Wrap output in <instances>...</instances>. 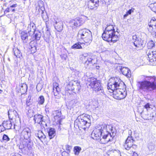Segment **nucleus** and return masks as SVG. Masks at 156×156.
I'll return each mask as SVG.
<instances>
[{"instance_id": "obj_1", "label": "nucleus", "mask_w": 156, "mask_h": 156, "mask_svg": "<svg viewBox=\"0 0 156 156\" xmlns=\"http://www.w3.org/2000/svg\"><path fill=\"white\" fill-rule=\"evenodd\" d=\"M92 136L94 139L99 140L102 144H106L109 141H112L113 138L115 135V133L113 130L111 126L102 124L99 125L94 130Z\"/></svg>"}, {"instance_id": "obj_2", "label": "nucleus", "mask_w": 156, "mask_h": 156, "mask_svg": "<svg viewBox=\"0 0 156 156\" xmlns=\"http://www.w3.org/2000/svg\"><path fill=\"white\" fill-rule=\"evenodd\" d=\"M107 88L110 90L109 92L113 93L115 98L118 99H123L127 95L126 85L118 78H111L108 83Z\"/></svg>"}, {"instance_id": "obj_3", "label": "nucleus", "mask_w": 156, "mask_h": 156, "mask_svg": "<svg viewBox=\"0 0 156 156\" xmlns=\"http://www.w3.org/2000/svg\"><path fill=\"white\" fill-rule=\"evenodd\" d=\"M143 81H139L137 84L139 91L143 94L151 93L156 89V81H150L151 76H144Z\"/></svg>"}, {"instance_id": "obj_4", "label": "nucleus", "mask_w": 156, "mask_h": 156, "mask_svg": "<svg viewBox=\"0 0 156 156\" xmlns=\"http://www.w3.org/2000/svg\"><path fill=\"white\" fill-rule=\"evenodd\" d=\"M103 39L108 42H115L119 39L116 31L112 25L108 24L102 35Z\"/></svg>"}, {"instance_id": "obj_5", "label": "nucleus", "mask_w": 156, "mask_h": 156, "mask_svg": "<svg viewBox=\"0 0 156 156\" xmlns=\"http://www.w3.org/2000/svg\"><path fill=\"white\" fill-rule=\"evenodd\" d=\"M80 115L78 117L75 121V125H78L80 130L83 129L85 130L86 128H89L91 124L90 115L85 114Z\"/></svg>"}, {"instance_id": "obj_6", "label": "nucleus", "mask_w": 156, "mask_h": 156, "mask_svg": "<svg viewBox=\"0 0 156 156\" xmlns=\"http://www.w3.org/2000/svg\"><path fill=\"white\" fill-rule=\"evenodd\" d=\"M78 37L86 43H90L92 40L91 32L87 29L80 30L78 33Z\"/></svg>"}, {"instance_id": "obj_7", "label": "nucleus", "mask_w": 156, "mask_h": 156, "mask_svg": "<svg viewBox=\"0 0 156 156\" xmlns=\"http://www.w3.org/2000/svg\"><path fill=\"white\" fill-rule=\"evenodd\" d=\"M34 120L36 127L38 129H45L47 126V123L44 121L43 116L40 114L35 115L34 116Z\"/></svg>"}, {"instance_id": "obj_8", "label": "nucleus", "mask_w": 156, "mask_h": 156, "mask_svg": "<svg viewBox=\"0 0 156 156\" xmlns=\"http://www.w3.org/2000/svg\"><path fill=\"white\" fill-rule=\"evenodd\" d=\"M89 81L90 82L89 85L93 88L94 89L95 91H97V93L98 94L102 96L105 95L101 84L97 81L96 78L91 77Z\"/></svg>"}, {"instance_id": "obj_9", "label": "nucleus", "mask_w": 156, "mask_h": 156, "mask_svg": "<svg viewBox=\"0 0 156 156\" xmlns=\"http://www.w3.org/2000/svg\"><path fill=\"white\" fill-rule=\"evenodd\" d=\"M68 87H71L69 90H71L72 91L75 93H79L81 87L80 83L77 81H71Z\"/></svg>"}, {"instance_id": "obj_10", "label": "nucleus", "mask_w": 156, "mask_h": 156, "mask_svg": "<svg viewBox=\"0 0 156 156\" xmlns=\"http://www.w3.org/2000/svg\"><path fill=\"white\" fill-rule=\"evenodd\" d=\"M84 20L80 17H77L75 19L70 21L69 23L70 26L73 29L76 28L77 27L80 26L83 23Z\"/></svg>"}, {"instance_id": "obj_11", "label": "nucleus", "mask_w": 156, "mask_h": 156, "mask_svg": "<svg viewBox=\"0 0 156 156\" xmlns=\"http://www.w3.org/2000/svg\"><path fill=\"white\" fill-rule=\"evenodd\" d=\"M31 131L29 127H26L23 128L20 133V136L23 140L30 139L31 136Z\"/></svg>"}, {"instance_id": "obj_12", "label": "nucleus", "mask_w": 156, "mask_h": 156, "mask_svg": "<svg viewBox=\"0 0 156 156\" xmlns=\"http://www.w3.org/2000/svg\"><path fill=\"white\" fill-rule=\"evenodd\" d=\"M33 146V142H31L30 139L27 140H23L20 143L19 148L22 149L27 147L29 149H31Z\"/></svg>"}, {"instance_id": "obj_13", "label": "nucleus", "mask_w": 156, "mask_h": 156, "mask_svg": "<svg viewBox=\"0 0 156 156\" xmlns=\"http://www.w3.org/2000/svg\"><path fill=\"white\" fill-rule=\"evenodd\" d=\"M149 27L147 29L148 31L154 34L156 33V19H151L148 23Z\"/></svg>"}, {"instance_id": "obj_14", "label": "nucleus", "mask_w": 156, "mask_h": 156, "mask_svg": "<svg viewBox=\"0 0 156 156\" xmlns=\"http://www.w3.org/2000/svg\"><path fill=\"white\" fill-rule=\"evenodd\" d=\"M134 141V140H133V137L132 136H128L124 145L125 148L127 150L131 149Z\"/></svg>"}, {"instance_id": "obj_15", "label": "nucleus", "mask_w": 156, "mask_h": 156, "mask_svg": "<svg viewBox=\"0 0 156 156\" xmlns=\"http://www.w3.org/2000/svg\"><path fill=\"white\" fill-rule=\"evenodd\" d=\"M45 9L44 3L41 0H39L37 2V5L36 7L35 13L38 15L40 13V12L43 13V11Z\"/></svg>"}, {"instance_id": "obj_16", "label": "nucleus", "mask_w": 156, "mask_h": 156, "mask_svg": "<svg viewBox=\"0 0 156 156\" xmlns=\"http://www.w3.org/2000/svg\"><path fill=\"white\" fill-rule=\"evenodd\" d=\"M99 0H90L88 2V8L91 9H96L99 6Z\"/></svg>"}, {"instance_id": "obj_17", "label": "nucleus", "mask_w": 156, "mask_h": 156, "mask_svg": "<svg viewBox=\"0 0 156 156\" xmlns=\"http://www.w3.org/2000/svg\"><path fill=\"white\" fill-rule=\"evenodd\" d=\"M119 68L121 71L122 74L128 78H130L131 76V72L129 69L127 67L119 66Z\"/></svg>"}, {"instance_id": "obj_18", "label": "nucleus", "mask_w": 156, "mask_h": 156, "mask_svg": "<svg viewBox=\"0 0 156 156\" xmlns=\"http://www.w3.org/2000/svg\"><path fill=\"white\" fill-rule=\"evenodd\" d=\"M53 114L55 119L58 120L59 123L61 124V120L64 117H62V113L61 111L59 110L55 111L53 112Z\"/></svg>"}, {"instance_id": "obj_19", "label": "nucleus", "mask_w": 156, "mask_h": 156, "mask_svg": "<svg viewBox=\"0 0 156 156\" xmlns=\"http://www.w3.org/2000/svg\"><path fill=\"white\" fill-rule=\"evenodd\" d=\"M54 27L57 31H61L63 28V22L62 21H56L54 24Z\"/></svg>"}, {"instance_id": "obj_20", "label": "nucleus", "mask_w": 156, "mask_h": 156, "mask_svg": "<svg viewBox=\"0 0 156 156\" xmlns=\"http://www.w3.org/2000/svg\"><path fill=\"white\" fill-rule=\"evenodd\" d=\"M143 41L141 39L139 38L136 40L134 41V42L133 43L135 46L137 48L141 49L144 46V44Z\"/></svg>"}, {"instance_id": "obj_21", "label": "nucleus", "mask_w": 156, "mask_h": 156, "mask_svg": "<svg viewBox=\"0 0 156 156\" xmlns=\"http://www.w3.org/2000/svg\"><path fill=\"white\" fill-rule=\"evenodd\" d=\"M35 24L34 23H30V24L28 25L27 31L30 35H32L34 32L35 31Z\"/></svg>"}, {"instance_id": "obj_22", "label": "nucleus", "mask_w": 156, "mask_h": 156, "mask_svg": "<svg viewBox=\"0 0 156 156\" xmlns=\"http://www.w3.org/2000/svg\"><path fill=\"white\" fill-rule=\"evenodd\" d=\"M37 132L35 133V135L38 137L40 140H44L45 138V136L44 134L42 131L37 128Z\"/></svg>"}, {"instance_id": "obj_23", "label": "nucleus", "mask_w": 156, "mask_h": 156, "mask_svg": "<svg viewBox=\"0 0 156 156\" xmlns=\"http://www.w3.org/2000/svg\"><path fill=\"white\" fill-rule=\"evenodd\" d=\"M29 33H27L26 31H22L21 33L20 36L21 39L24 43H27L28 40V35Z\"/></svg>"}, {"instance_id": "obj_24", "label": "nucleus", "mask_w": 156, "mask_h": 156, "mask_svg": "<svg viewBox=\"0 0 156 156\" xmlns=\"http://www.w3.org/2000/svg\"><path fill=\"white\" fill-rule=\"evenodd\" d=\"M48 136L50 139L53 138L56 135L55 129L50 128L49 129L48 131Z\"/></svg>"}, {"instance_id": "obj_25", "label": "nucleus", "mask_w": 156, "mask_h": 156, "mask_svg": "<svg viewBox=\"0 0 156 156\" xmlns=\"http://www.w3.org/2000/svg\"><path fill=\"white\" fill-rule=\"evenodd\" d=\"M154 51H150L147 54V56L148 58L147 59L148 60L151 62H152L155 61H156L155 58H154Z\"/></svg>"}, {"instance_id": "obj_26", "label": "nucleus", "mask_w": 156, "mask_h": 156, "mask_svg": "<svg viewBox=\"0 0 156 156\" xmlns=\"http://www.w3.org/2000/svg\"><path fill=\"white\" fill-rule=\"evenodd\" d=\"M2 124L3 127L7 129H10L12 125L11 122L9 120L4 121Z\"/></svg>"}, {"instance_id": "obj_27", "label": "nucleus", "mask_w": 156, "mask_h": 156, "mask_svg": "<svg viewBox=\"0 0 156 156\" xmlns=\"http://www.w3.org/2000/svg\"><path fill=\"white\" fill-rule=\"evenodd\" d=\"M14 55L17 58H21L22 57L20 51L18 48H15L13 49Z\"/></svg>"}, {"instance_id": "obj_28", "label": "nucleus", "mask_w": 156, "mask_h": 156, "mask_svg": "<svg viewBox=\"0 0 156 156\" xmlns=\"http://www.w3.org/2000/svg\"><path fill=\"white\" fill-rule=\"evenodd\" d=\"M34 34V38L37 40H39L41 36V33L38 30H35L33 33Z\"/></svg>"}, {"instance_id": "obj_29", "label": "nucleus", "mask_w": 156, "mask_h": 156, "mask_svg": "<svg viewBox=\"0 0 156 156\" xmlns=\"http://www.w3.org/2000/svg\"><path fill=\"white\" fill-rule=\"evenodd\" d=\"M93 59L91 58H88L87 60L85 62V65L86 67L89 66H91L93 65L92 62Z\"/></svg>"}, {"instance_id": "obj_30", "label": "nucleus", "mask_w": 156, "mask_h": 156, "mask_svg": "<svg viewBox=\"0 0 156 156\" xmlns=\"http://www.w3.org/2000/svg\"><path fill=\"white\" fill-rule=\"evenodd\" d=\"M17 115V113L15 110H10L8 111V115L9 117L11 116L12 118L14 117H16Z\"/></svg>"}, {"instance_id": "obj_31", "label": "nucleus", "mask_w": 156, "mask_h": 156, "mask_svg": "<svg viewBox=\"0 0 156 156\" xmlns=\"http://www.w3.org/2000/svg\"><path fill=\"white\" fill-rule=\"evenodd\" d=\"M60 91V89L59 88H53V91L55 98H59V96H58V95Z\"/></svg>"}, {"instance_id": "obj_32", "label": "nucleus", "mask_w": 156, "mask_h": 156, "mask_svg": "<svg viewBox=\"0 0 156 156\" xmlns=\"http://www.w3.org/2000/svg\"><path fill=\"white\" fill-rule=\"evenodd\" d=\"M74 152L75 155H78L81 150V148L79 146H75L74 147Z\"/></svg>"}, {"instance_id": "obj_33", "label": "nucleus", "mask_w": 156, "mask_h": 156, "mask_svg": "<svg viewBox=\"0 0 156 156\" xmlns=\"http://www.w3.org/2000/svg\"><path fill=\"white\" fill-rule=\"evenodd\" d=\"M71 48L73 49H81L82 48V46L80 45V43H77L74 45H73L72 47Z\"/></svg>"}, {"instance_id": "obj_34", "label": "nucleus", "mask_w": 156, "mask_h": 156, "mask_svg": "<svg viewBox=\"0 0 156 156\" xmlns=\"http://www.w3.org/2000/svg\"><path fill=\"white\" fill-rule=\"evenodd\" d=\"M44 11H43V13H42V12H40V13H41V16L43 20L45 21H47L48 16L46 13H44Z\"/></svg>"}, {"instance_id": "obj_35", "label": "nucleus", "mask_w": 156, "mask_h": 156, "mask_svg": "<svg viewBox=\"0 0 156 156\" xmlns=\"http://www.w3.org/2000/svg\"><path fill=\"white\" fill-rule=\"evenodd\" d=\"M154 45V44L152 41H149L147 44V47L148 48H153Z\"/></svg>"}, {"instance_id": "obj_36", "label": "nucleus", "mask_w": 156, "mask_h": 156, "mask_svg": "<svg viewBox=\"0 0 156 156\" xmlns=\"http://www.w3.org/2000/svg\"><path fill=\"white\" fill-rule=\"evenodd\" d=\"M38 103L40 104H43L44 101V99L43 96H41L38 99Z\"/></svg>"}, {"instance_id": "obj_37", "label": "nucleus", "mask_w": 156, "mask_h": 156, "mask_svg": "<svg viewBox=\"0 0 156 156\" xmlns=\"http://www.w3.org/2000/svg\"><path fill=\"white\" fill-rule=\"evenodd\" d=\"M150 7L152 11L156 12V3L151 4Z\"/></svg>"}, {"instance_id": "obj_38", "label": "nucleus", "mask_w": 156, "mask_h": 156, "mask_svg": "<svg viewBox=\"0 0 156 156\" xmlns=\"http://www.w3.org/2000/svg\"><path fill=\"white\" fill-rule=\"evenodd\" d=\"M34 115V112L33 110L32 109L29 110L28 111L27 115L30 118H31L33 117Z\"/></svg>"}, {"instance_id": "obj_39", "label": "nucleus", "mask_w": 156, "mask_h": 156, "mask_svg": "<svg viewBox=\"0 0 156 156\" xmlns=\"http://www.w3.org/2000/svg\"><path fill=\"white\" fill-rule=\"evenodd\" d=\"M2 140L5 141V142H7L10 140V138L7 135L4 134L2 137Z\"/></svg>"}, {"instance_id": "obj_40", "label": "nucleus", "mask_w": 156, "mask_h": 156, "mask_svg": "<svg viewBox=\"0 0 156 156\" xmlns=\"http://www.w3.org/2000/svg\"><path fill=\"white\" fill-rule=\"evenodd\" d=\"M155 144L152 143H150L149 144L148 146V149L151 151L153 150L155 147Z\"/></svg>"}, {"instance_id": "obj_41", "label": "nucleus", "mask_w": 156, "mask_h": 156, "mask_svg": "<svg viewBox=\"0 0 156 156\" xmlns=\"http://www.w3.org/2000/svg\"><path fill=\"white\" fill-rule=\"evenodd\" d=\"M65 148L67 151V154L70 153V150L72 148V147L71 146L68 145H66L65 146Z\"/></svg>"}, {"instance_id": "obj_42", "label": "nucleus", "mask_w": 156, "mask_h": 156, "mask_svg": "<svg viewBox=\"0 0 156 156\" xmlns=\"http://www.w3.org/2000/svg\"><path fill=\"white\" fill-rule=\"evenodd\" d=\"M37 45V43L36 41H32L30 42V47L31 48H32V47H36Z\"/></svg>"}, {"instance_id": "obj_43", "label": "nucleus", "mask_w": 156, "mask_h": 156, "mask_svg": "<svg viewBox=\"0 0 156 156\" xmlns=\"http://www.w3.org/2000/svg\"><path fill=\"white\" fill-rule=\"evenodd\" d=\"M27 86L25 84H23L21 86L20 89L24 90H27Z\"/></svg>"}, {"instance_id": "obj_44", "label": "nucleus", "mask_w": 156, "mask_h": 156, "mask_svg": "<svg viewBox=\"0 0 156 156\" xmlns=\"http://www.w3.org/2000/svg\"><path fill=\"white\" fill-rule=\"evenodd\" d=\"M59 88L58 84L56 82L54 83H53V88Z\"/></svg>"}, {"instance_id": "obj_45", "label": "nucleus", "mask_w": 156, "mask_h": 156, "mask_svg": "<svg viewBox=\"0 0 156 156\" xmlns=\"http://www.w3.org/2000/svg\"><path fill=\"white\" fill-rule=\"evenodd\" d=\"M144 107L145 108L147 109V110H148L150 108V105L149 103H147L144 105Z\"/></svg>"}, {"instance_id": "obj_46", "label": "nucleus", "mask_w": 156, "mask_h": 156, "mask_svg": "<svg viewBox=\"0 0 156 156\" xmlns=\"http://www.w3.org/2000/svg\"><path fill=\"white\" fill-rule=\"evenodd\" d=\"M36 49L37 47H32V48H30L31 51H33L34 52H35L36 51Z\"/></svg>"}, {"instance_id": "obj_47", "label": "nucleus", "mask_w": 156, "mask_h": 156, "mask_svg": "<svg viewBox=\"0 0 156 156\" xmlns=\"http://www.w3.org/2000/svg\"><path fill=\"white\" fill-rule=\"evenodd\" d=\"M6 129H5L3 127H2L1 126H0V133L4 131Z\"/></svg>"}, {"instance_id": "obj_48", "label": "nucleus", "mask_w": 156, "mask_h": 156, "mask_svg": "<svg viewBox=\"0 0 156 156\" xmlns=\"http://www.w3.org/2000/svg\"><path fill=\"white\" fill-rule=\"evenodd\" d=\"M11 9L10 7L9 8H8L6 9L5 10L4 12L5 13H8L10 12V9Z\"/></svg>"}, {"instance_id": "obj_49", "label": "nucleus", "mask_w": 156, "mask_h": 156, "mask_svg": "<svg viewBox=\"0 0 156 156\" xmlns=\"http://www.w3.org/2000/svg\"><path fill=\"white\" fill-rule=\"evenodd\" d=\"M133 40L134 42V41L136 40L137 39H138L137 38V37L136 35H133L132 36Z\"/></svg>"}, {"instance_id": "obj_50", "label": "nucleus", "mask_w": 156, "mask_h": 156, "mask_svg": "<svg viewBox=\"0 0 156 156\" xmlns=\"http://www.w3.org/2000/svg\"><path fill=\"white\" fill-rule=\"evenodd\" d=\"M133 10L132 9L129 10L126 12L128 13L129 15L132 12H133Z\"/></svg>"}, {"instance_id": "obj_51", "label": "nucleus", "mask_w": 156, "mask_h": 156, "mask_svg": "<svg viewBox=\"0 0 156 156\" xmlns=\"http://www.w3.org/2000/svg\"><path fill=\"white\" fill-rule=\"evenodd\" d=\"M68 154L67 153V152H66V151H64L62 153V156H66L65 154Z\"/></svg>"}, {"instance_id": "obj_52", "label": "nucleus", "mask_w": 156, "mask_h": 156, "mask_svg": "<svg viewBox=\"0 0 156 156\" xmlns=\"http://www.w3.org/2000/svg\"><path fill=\"white\" fill-rule=\"evenodd\" d=\"M137 148V145L135 144H133V146H132V148L135 149Z\"/></svg>"}, {"instance_id": "obj_53", "label": "nucleus", "mask_w": 156, "mask_h": 156, "mask_svg": "<svg viewBox=\"0 0 156 156\" xmlns=\"http://www.w3.org/2000/svg\"><path fill=\"white\" fill-rule=\"evenodd\" d=\"M17 6V5L16 4H13L11 6H10V8H13V7H16V6Z\"/></svg>"}, {"instance_id": "obj_54", "label": "nucleus", "mask_w": 156, "mask_h": 156, "mask_svg": "<svg viewBox=\"0 0 156 156\" xmlns=\"http://www.w3.org/2000/svg\"><path fill=\"white\" fill-rule=\"evenodd\" d=\"M128 15L129 14H128V13L126 12V13L123 16L124 18H125L126 17H127L128 16Z\"/></svg>"}, {"instance_id": "obj_55", "label": "nucleus", "mask_w": 156, "mask_h": 156, "mask_svg": "<svg viewBox=\"0 0 156 156\" xmlns=\"http://www.w3.org/2000/svg\"><path fill=\"white\" fill-rule=\"evenodd\" d=\"M101 1L102 2V3H104L105 2L104 0H101Z\"/></svg>"}, {"instance_id": "obj_56", "label": "nucleus", "mask_w": 156, "mask_h": 156, "mask_svg": "<svg viewBox=\"0 0 156 156\" xmlns=\"http://www.w3.org/2000/svg\"><path fill=\"white\" fill-rule=\"evenodd\" d=\"M15 10V9H12V12H14Z\"/></svg>"}, {"instance_id": "obj_57", "label": "nucleus", "mask_w": 156, "mask_h": 156, "mask_svg": "<svg viewBox=\"0 0 156 156\" xmlns=\"http://www.w3.org/2000/svg\"><path fill=\"white\" fill-rule=\"evenodd\" d=\"M29 101H27V104L28 103H29Z\"/></svg>"}, {"instance_id": "obj_58", "label": "nucleus", "mask_w": 156, "mask_h": 156, "mask_svg": "<svg viewBox=\"0 0 156 156\" xmlns=\"http://www.w3.org/2000/svg\"><path fill=\"white\" fill-rule=\"evenodd\" d=\"M12 8H11V9H10V11H12Z\"/></svg>"}, {"instance_id": "obj_59", "label": "nucleus", "mask_w": 156, "mask_h": 156, "mask_svg": "<svg viewBox=\"0 0 156 156\" xmlns=\"http://www.w3.org/2000/svg\"><path fill=\"white\" fill-rule=\"evenodd\" d=\"M156 115V112H155V115Z\"/></svg>"}, {"instance_id": "obj_60", "label": "nucleus", "mask_w": 156, "mask_h": 156, "mask_svg": "<svg viewBox=\"0 0 156 156\" xmlns=\"http://www.w3.org/2000/svg\"><path fill=\"white\" fill-rule=\"evenodd\" d=\"M136 156V154H135V155H134L133 154V156Z\"/></svg>"}, {"instance_id": "obj_61", "label": "nucleus", "mask_w": 156, "mask_h": 156, "mask_svg": "<svg viewBox=\"0 0 156 156\" xmlns=\"http://www.w3.org/2000/svg\"><path fill=\"white\" fill-rule=\"evenodd\" d=\"M96 67H97V69H98V67H97V66H96Z\"/></svg>"}, {"instance_id": "obj_62", "label": "nucleus", "mask_w": 156, "mask_h": 156, "mask_svg": "<svg viewBox=\"0 0 156 156\" xmlns=\"http://www.w3.org/2000/svg\"><path fill=\"white\" fill-rule=\"evenodd\" d=\"M96 67H97V69H98V67H97V66H96Z\"/></svg>"}, {"instance_id": "obj_63", "label": "nucleus", "mask_w": 156, "mask_h": 156, "mask_svg": "<svg viewBox=\"0 0 156 156\" xmlns=\"http://www.w3.org/2000/svg\"><path fill=\"white\" fill-rule=\"evenodd\" d=\"M154 116L153 115H152V116L153 117Z\"/></svg>"}, {"instance_id": "obj_64", "label": "nucleus", "mask_w": 156, "mask_h": 156, "mask_svg": "<svg viewBox=\"0 0 156 156\" xmlns=\"http://www.w3.org/2000/svg\"><path fill=\"white\" fill-rule=\"evenodd\" d=\"M37 86H38V85L37 86V87H36L37 88Z\"/></svg>"}]
</instances>
